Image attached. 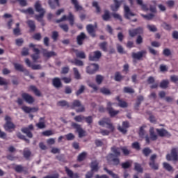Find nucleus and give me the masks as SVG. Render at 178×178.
<instances>
[{
  "instance_id": "37998d69",
  "label": "nucleus",
  "mask_w": 178,
  "mask_h": 178,
  "mask_svg": "<svg viewBox=\"0 0 178 178\" xmlns=\"http://www.w3.org/2000/svg\"><path fill=\"white\" fill-rule=\"evenodd\" d=\"M86 158H87V152H83L77 156V161L78 162H83Z\"/></svg>"
},
{
  "instance_id": "a19ab883",
  "label": "nucleus",
  "mask_w": 178,
  "mask_h": 178,
  "mask_svg": "<svg viewBox=\"0 0 178 178\" xmlns=\"http://www.w3.org/2000/svg\"><path fill=\"white\" fill-rule=\"evenodd\" d=\"M70 62L71 63H72V65H74L75 66H84V63L77 58L71 60Z\"/></svg>"
},
{
  "instance_id": "052dcab7",
  "label": "nucleus",
  "mask_w": 178,
  "mask_h": 178,
  "mask_svg": "<svg viewBox=\"0 0 178 178\" xmlns=\"http://www.w3.org/2000/svg\"><path fill=\"white\" fill-rule=\"evenodd\" d=\"M123 80V76H121L120 72H117L115 74V81H122Z\"/></svg>"
},
{
  "instance_id": "864d4df0",
  "label": "nucleus",
  "mask_w": 178,
  "mask_h": 178,
  "mask_svg": "<svg viewBox=\"0 0 178 178\" xmlns=\"http://www.w3.org/2000/svg\"><path fill=\"white\" fill-rule=\"evenodd\" d=\"M23 156L26 159H29L31 156V152L29 149H24L23 152Z\"/></svg>"
},
{
  "instance_id": "a18cd8bd",
  "label": "nucleus",
  "mask_w": 178,
  "mask_h": 178,
  "mask_svg": "<svg viewBox=\"0 0 178 178\" xmlns=\"http://www.w3.org/2000/svg\"><path fill=\"white\" fill-rule=\"evenodd\" d=\"M73 72H74V79H76V80H80L81 79V75L80 74L79 70L76 67H74Z\"/></svg>"
},
{
  "instance_id": "72a5a7b5",
  "label": "nucleus",
  "mask_w": 178,
  "mask_h": 178,
  "mask_svg": "<svg viewBox=\"0 0 178 178\" xmlns=\"http://www.w3.org/2000/svg\"><path fill=\"white\" fill-rule=\"evenodd\" d=\"M44 13L39 14V15H35V19L39 22V23H41L42 26H45V22L44 21Z\"/></svg>"
},
{
  "instance_id": "c03bdc74",
  "label": "nucleus",
  "mask_w": 178,
  "mask_h": 178,
  "mask_svg": "<svg viewBox=\"0 0 178 178\" xmlns=\"http://www.w3.org/2000/svg\"><path fill=\"white\" fill-rule=\"evenodd\" d=\"M27 24L31 30V31H35V23L34 22V21L32 20H29L27 22Z\"/></svg>"
},
{
  "instance_id": "680f3d73",
  "label": "nucleus",
  "mask_w": 178,
  "mask_h": 178,
  "mask_svg": "<svg viewBox=\"0 0 178 178\" xmlns=\"http://www.w3.org/2000/svg\"><path fill=\"white\" fill-rule=\"evenodd\" d=\"M124 92L126 94H134V89L130 87H124Z\"/></svg>"
},
{
  "instance_id": "f3484780",
  "label": "nucleus",
  "mask_w": 178,
  "mask_h": 178,
  "mask_svg": "<svg viewBox=\"0 0 178 178\" xmlns=\"http://www.w3.org/2000/svg\"><path fill=\"white\" fill-rule=\"evenodd\" d=\"M156 159V154H152L150 157L151 161L149 163L150 168H152L154 170H158V169H159V166L158 165V163H155Z\"/></svg>"
},
{
  "instance_id": "6ab92c4d",
  "label": "nucleus",
  "mask_w": 178,
  "mask_h": 178,
  "mask_svg": "<svg viewBox=\"0 0 178 178\" xmlns=\"http://www.w3.org/2000/svg\"><path fill=\"white\" fill-rule=\"evenodd\" d=\"M25 63L28 67H31L32 70H40V69H42L41 65H34L31 63V61H30V59L29 58L25 59Z\"/></svg>"
},
{
  "instance_id": "0e129e2a",
  "label": "nucleus",
  "mask_w": 178,
  "mask_h": 178,
  "mask_svg": "<svg viewBox=\"0 0 178 178\" xmlns=\"http://www.w3.org/2000/svg\"><path fill=\"white\" fill-rule=\"evenodd\" d=\"M58 37H59V33H58V31H55L52 32L51 38L54 42L58 41Z\"/></svg>"
},
{
  "instance_id": "8fccbe9b",
  "label": "nucleus",
  "mask_w": 178,
  "mask_h": 178,
  "mask_svg": "<svg viewBox=\"0 0 178 178\" xmlns=\"http://www.w3.org/2000/svg\"><path fill=\"white\" fill-rule=\"evenodd\" d=\"M58 106H67V108H70V105L69 104V103L67 102H66V100H62V101H59L57 103Z\"/></svg>"
},
{
  "instance_id": "de8ad7c7",
  "label": "nucleus",
  "mask_w": 178,
  "mask_h": 178,
  "mask_svg": "<svg viewBox=\"0 0 178 178\" xmlns=\"http://www.w3.org/2000/svg\"><path fill=\"white\" fill-rule=\"evenodd\" d=\"M147 29L151 33H156V31H158V28H156V26L155 25L147 24Z\"/></svg>"
},
{
  "instance_id": "9d476101",
  "label": "nucleus",
  "mask_w": 178,
  "mask_h": 178,
  "mask_svg": "<svg viewBox=\"0 0 178 178\" xmlns=\"http://www.w3.org/2000/svg\"><path fill=\"white\" fill-rule=\"evenodd\" d=\"M31 130H34V126L33 124H30L27 127L22 128L21 131L24 134H26L29 138H33V133H31Z\"/></svg>"
},
{
  "instance_id": "774afa93",
  "label": "nucleus",
  "mask_w": 178,
  "mask_h": 178,
  "mask_svg": "<svg viewBox=\"0 0 178 178\" xmlns=\"http://www.w3.org/2000/svg\"><path fill=\"white\" fill-rule=\"evenodd\" d=\"M163 55H164V56H170V55H172V51H170V49L165 48L163 49Z\"/></svg>"
},
{
  "instance_id": "3c124183",
  "label": "nucleus",
  "mask_w": 178,
  "mask_h": 178,
  "mask_svg": "<svg viewBox=\"0 0 178 178\" xmlns=\"http://www.w3.org/2000/svg\"><path fill=\"white\" fill-rule=\"evenodd\" d=\"M163 167L165 170H168V172H172V170H173V167L166 162L163 163Z\"/></svg>"
},
{
  "instance_id": "20e7f679",
  "label": "nucleus",
  "mask_w": 178,
  "mask_h": 178,
  "mask_svg": "<svg viewBox=\"0 0 178 178\" xmlns=\"http://www.w3.org/2000/svg\"><path fill=\"white\" fill-rule=\"evenodd\" d=\"M66 20H68L70 26L74 25V15H73V13H72V12H70L68 13V16L63 15L60 19H56V23H61V22H66Z\"/></svg>"
},
{
  "instance_id": "473e14b6",
  "label": "nucleus",
  "mask_w": 178,
  "mask_h": 178,
  "mask_svg": "<svg viewBox=\"0 0 178 178\" xmlns=\"http://www.w3.org/2000/svg\"><path fill=\"white\" fill-rule=\"evenodd\" d=\"M71 3L74 5V9L76 12L83 10V6H80L79 1L77 0H71Z\"/></svg>"
},
{
  "instance_id": "49530a36",
  "label": "nucleus",
  "mask_w": 178,
  "mask_h": 178,
  "mask_svg": "<svg viewBox=\"0 0 178 178\" xmlns=\"http://www.w3.org/2000/svg\"><path fill=\"white\" fill-rule=\"evenodd\" d=\"M104 170H105V172H106L108 175H110L113 178H119V175L118 174L114 173L112 170H108L106 167L104 168Z\"/></svg>"
},
{
  "instance_id": "ddd939ff",
  "label": "nucleus",
  "mask_w": 178,
  "mask_h": 178,
  "mask_svg": "<svg viewBox=\"0 0 178 178\" xmlns=\"http://www.w3.org/2000/svg\"><path fill=\"white\" fill-rule=\"evenodd\" d=\"M21 97L22 99L26 102L27 104H29L30 105H31V104H34L35 99L34 97L31 96V95H29V93L26 92H24L21 95Z\"/></svg>"
},
{
  "instance_id": "5701e85b",
  "label": "nucleus",
  "mask_w": 178,
  "mask_h": 178,
  "mask_svg": "<svg viewBox=\"0 0 178 178\" xmlns=\"http://www.w3.org/2000/svg\"><path fill=\"white\" fill-rule=\"evenodd\" d=\"M14 67L15 70H17L18 72H22L23 73H25L26 76H29V72L27 70V69L24 68L23 65L19 64V63H15L14 64Z\"/></svg>"
},
{
  "instance_id": "6e6552de",
  "label": "nucleus",
  "mask_w": 178,
  "mask_h": 178,
  "mask_svg": "<svg viewBox=\"0 0 178 178\" xmlns=\"http://www.w3.org/2000/svg\"><path fill=\"white\" fill-rule=\"evenodd\" d=\"M71 126L74 129H76V130L79 134V137L80 138H81L83 137H86V131H84L83 129L81 128V126L80 124H79L76 122H72Z\"/></svg>"
},
{
  "instance_id": "4be33fe9",
  "label": "nucleus",
  "mask_w": 178,
  "mask_h": 178,
  "mask_svg": "<svg viewBox=\"0 0 178 178\" xmlns=\"http://www.w3.org/2000/svg\"><path fill=\"white\" fill-rule=\"evenodd\" d=\"M114 4H112L110 8L113 12H118L119 8L122 5L123 1H119L118 0H113Z\"/></svg>"
},
{
  "instance_id": "2f4dec72",
  "label": "nucleus",
  "mask_w": 178,
  "mask_h": 178,
  "mask_svg": "<svg viewBox=\"0 0 178 178\" xmlns=\"http://www.w3.org/2000/svg\"><path fill=\"white\" fill-rule=\"evenodd\" d=\"M116 101L118 102V106L120 108H127V102L120 99V96H117L115 98Z\"/></svg>"
},
{
  "instance_id": "7ed1b4c3",
  "label": "nucleus",
  "mask_w": 178,
  "mask_h": 178,
  "mask_svg": "<svg viewBox=\"0 0 178 178\" xmlns=\"http://www.w3.org/2000/svg\"><path fill=\"white\" fill-rule=\"evenodd\" d=\"M5 121L6 123L3 124L4 130L8 133H12V131L16 129V125L12 122V118L9 115H6L5 117Z\"/></svg>"
},
{
  "instance_id": "b1692460",
  "label": "nucleus",
  "mask_w": 178,
  "mask_h": 178,
  "mask_svg": "<svg viewBox=\"0 0 178 178\" xmlns=\"http://www.w3.org/2000/svg\"><path fill=\"white\" fill-rule=\"evenodd\" d=\"M65 170L70 178H80V175L77 172H73L72 170L67 167H65Z\"/></svg>"
},
{
  "instance_id": "6e6d98bb",
  "label": "nucleus",
  "mask_w": 178,
  "mask_h": 178,
  "mask_svg": "<svg viewBox=\"0 0 178 178\" xmlns=\"http://www.w3.org/2000/svg\"><path fill=\"white\" fill-rule=\"evenodd\" d=\"M142 17H144V19H146V20H152L154 17H155V15L150 13L148 15H144L141 14Z\"/></svg>"
},
{
  "instance_id": "f03ea898",
  "label": "nucleus",
  "mask_w": 178,
  "mask_h": 178,
  "mask_svg": "<svg viewBox=\"0 0 178 178\" xmlns=\"http://www.w3.org/2000/svg\"><path fill=\"white\" fill-rule=\"evenodd\" d=\"M99 126H102V127H105V124H106V129H102L100 131V133L102 136H109L111 133H113L115 131V127L113 126V124L111 122L110 118H104L102 120L99 121Z\"/></svg>"
},
{
  "instance_id": "bb28decb",
  "label": "nucleus",
  "mask_w": 178,
  "mask_h": 178,
  "mask_svg": "<svg viewBox=\"0 0 178 178\" xmlns=\"http://www.w3.org/2000/svg\"><path fill=\"white\" fill-rule=\"evenodd\" d=\"M87 38V35L83 32L81 33L76 37V42L78 45H83V42H84V40Z\"/></svg>"
},
{
  "instance_id": "c756f323",
  "label": "nucleus",
  "mask_w": 178,
  "mask_h": 178,
  "mask_svg": "<svg viewBox=\"0 0 178 178\" xmlns=\"http://www.w3.org/2000/svg\"><path fill=\"white\" fill-rule=\"evenodd\" d=\"M42 55L44 58H52V56H56V53L55 51H48V50L44 49L42 50Z\"/></svg>"
},
{
  "instance_id": "13d9d810",
  "label": "nucleus",
  "mask_w": 178,
  "mask_h": 178,
  "mask_svg": "<svg viewBox=\"0 0 178 178\" xmlns=\"http://www.w3.org/2000/svg\"><path fill=\"white\" fill-rule=\"evenodd\" d=\"M100 92H102V94H104V95H111V94H112L111 92V90L106 88H102L100 89Z\"/></svg>"
},
{
  "instance_id": "0eeeda50",
  "label": "nucleus",
  "mask_w": 178,
  "mask_h": 178,
  "mask_svg": "<svg viewBox=\"0 0 178 178\" xmlns=\"http://www.w3.org/2000/svg\"><path fill=\"white\" fill-rule=\"evenodd\" d=\"M97 27V24H95V25L90 24L86 26V31L92 38H95V37L97 36V30H95Z\"/></svg>"
},
{
  "instance_id": "9b49d317",
  "label": "nucleus",
  "mask_w": 178,
  "mask_h": 178,
  "mask_svg": "<svg viewBox=\"0 0 178 178\" xmlns=\"http://www.w3.org/2000/svg\"><path fill=\"white\" fill-rule=\"evenodd\" d=\"M143 33H144V29L143 27L129 30L130 37H136V35H139L140 34H143Z\"/></svg>"
},
{
  "instance_id": "f257e3e1",
  "label": "nucleus",
  "mask_w": 178,
  "mask_h": 178,
  "mask_svg": "<svg viewBox=\"0 0 178 178\" xmlns=\"http://www.w3.org/2000/svg\"><path fill=\"white\" fill-rule=\"evenodd\" d=\"M120 150L122 151L121 147L120 148L118 147L113 146L111 147V152L113 154L110 153L106 156L108 162H111L113 166L120 165V159H119V156L122 155Z\"/></svg>"
},
{
  "instance_id": "e2e57ef3",
  "label": "nucleus",
  "mask_w": 178,
  "mask_h": 178,
  "mask_svg": "<svg viewBox=\"0 0 178 178\" xmlns=\"http://www.w3.org/2000/svg\"><path fill=\"white\" fill-rule=\"evenodd\" d=\"M85 90L86 86H84V85H81L80 88L76 92V95L79 97V95H81V94H83V92H84Z\"/></svg>"
},
{
  "instance_id": "a211bd4d",
  "label": "nucleus",
  "mask_w": 178,
  "mask_h": 178,
  "mask_svg": "<svg viewBox=\"0 0 178 178\" xmlns=\"http://www.w3.org/2000/svg\"><path fill=\"white\" fill-rule=\"evenodd\" d=\"M129 127H130V125L129 124V122L127 121H124L122 122V127H121L120 125H119L118 127V130H119V131L120 133H122V134H126V133H127V129H129Z\"/></svg>"
},
{
  "instance_id": "dca6fc26",
  "label": "nucleus",
  "mask_w": 178,
  "mask_h": 178,
  "mask_svg": "<svg viewBox=\"0 0 178 178\" xmlns=\"http://www.w3.org/2000/svg\"><path fill=\"white\" fill-rule=\"evenodd\" d=\"M14 167L13 169L16 173H24L25 175L27 174V168L22 165H15L13 164Z\"/></svg>"
},
{
  "instance_id": "4d7b16f0",
  "label": "nucleus",
  "mask_w": 178,
  "mask_h": 178,
  "mask_svg": "<svg viewBox=\"0 0 178 178\" xmlns=\"http://www.w3.org/2000/svg\"><path fill=\"white\" fill-rule=\"evenodd\" d=\"M76 56L79 59H86V53L84 51H76Z\"/></svg>"
},
{
  "instance_id": "aec40b11",
  "label": "nucleus",
  "mask_w": 178,
  "mask_h": 178,
  "mask_svg": "<svg viewBox=\"0 0 178 178\" xmlns=\"http://www.w3.org/2000/svg\"><path fill=\"white\" fill-rule=\"evenodd\" d=\"M156 131L159 137H170V136H172L169 131L163 128L156 129Z\"/></svg>"
},
{
  "instance_id": "7c9ffc66",
  "label": "nucleus",
  "mask_w": 178,
  "mask_h": 178,
  "mask_svg": "<svg viewBox=\"0 0 178 178\" xmlns=\"http://www.w3.org/2000/svg\"><path fill=\"white\" fill-rule=\"evenodd\" d=\"M52 84L55 88H60L62 87V81L58 77H55L52 79Z\"/></svg>"
},
{
  "instance_id": "cd10ccee",
  "label": "nucleus",
  "mask_w": 178,
  "mask_h": 178,
  "mask_svg": "<svg viewBox=\"0 0 178 178\" xmlns=\"http://www.w3.org/2000/svg\"><path fill=\"white\" fill-rule=\"evenodd\" d=\"M124 10L125 19H130V16H136V15L130 10V8L127 6H124Z\"/></svg>"
},
{
  "instance_id": "09e8293b",
  "label": "nucleus",
  "mask_w": 178,
  "mask_h": 178,
  "mask_svg": "<svg viewBox=\"0 0 178 178\" xmlns=\"http://www.w3.org/2000/svg\"><path fill=\"white\" fill-rule=\"evenodd\" d=\"M142 153L143 154V155L145 156H149V154L152 153V150H151V149H149V147H145L142 150Z\"/></svg>"
},
{
  "instance_id": "79ce46f5",
  "label": "nucleus",
  "mask_w": 178,
  "mask_h": 178,
  "mask_svg": "<svg viewBox=\"0 0 178 178\" xmlns=\"http://www.w3.org/2000/svg\"><path fill=\"white\" fill-rule=\"evenodd\" d=\"M29 88L30 90H31V91L34 92L36 97H41V92L37 88V87H35V86H31Z\"/></svg>"
},
{
  "instance_id": "69168bd1",
  "label": "nucleus",
  "mask_w": 178,
  "mask_h": 178,
  "mask_svg": "<svg viewBox=\"0 0 178 178\" xmlns=\"http://www.w3.org/2000/svg\"><path fill=\"white\" fill-rule=\"evenodd\" d=\"M162 27L164 29V30H167L168 31H170V30H172V25L166 22L163 23Z\"/></svg>"
},
{
  "instance_id": "58836bf2",
  "label": "nucleus",
  "mask_w": 178,
  "mask_h": 178,
  "mask_svg": "<svg viewBox=\"0 0 178 178\" xmlns=\"http://www.w3.org/2000/svg\"><path fill=\"white\" fill-rule=\"evenodd\" d=\"M99 47L103 52H108V42H100Z\"/></svg>"
},
{
  "instance_id": "f8f14e48",
  "label": "nucleus",
  "mask_w": 178,
  "mask_h": 178,
  "mask_svg": "<svg viewBox=\"0 0 178 178\" xmlns=\"http://www.w3.org/2000/svg\"><path fill=\"white\" fill-rule=\"evenodd\" d=\"M147 56V50H142L137 53H132V58L134 59H137L138 60H141L142 58H146Z\"/></svg>"
},
{
  "instance_id": "5fc2aeb1",
  "label": "nucleus",
  "mask_w": 178,
  "mask_h": 178,
  "mask_svg": "<svg viewBox=\"0 0 178 178\" xmlns=\"http://www.w3.org/2000/svg\"><path fill=\"white\" fill-rule=\"evenodd\" d=\"M121 151L123 155H124V156H127L128 155H130V150H129V149H127V147L126 146L122 147Z\"/></svg>"
},
{
  "instance_id": "2eb2a0df",
  "label": "nucleus",
  "mask_w": 178,
  "mask_h": 178,
  "mask_svg": "<svg viewBox=\"0 0 178 178\" xmlns=\"http://www.w3.org/2000/svg\"><path fill=\"white\" fill-rule=\"evenodd\" d=\"M98 69H99V66L97 64H90L87 67L86 72L88 73V74H94Z\"/></svg>"
},
{
  "instance_id": "bf43d9fd",
  "label": "nucleus",
  "mask_w": 178,
  "mask_h": 178,
  "mask_svg": "<svg viewBox=\"0 0 178 178\" xmlns=\"http://www.w3.org/2000/svg\"><path fill=\"white\" fill-rule=\"evenodd\" d=\"M42 136H44V137H49L50 136H54L55 133L52 131L51 130H47L42 133Z\"/></svg>"
},
{
  "instance_id": "603ef678",
  "label": "nucleus",
  "mask_w": 178,
  "mask_h": 178,
  "mask_svg": "<svg viewBox=\"0 0 178 178\" xmlns=\"http://www.w3.org/2000/svg\"><path fill=\"white\" fill-rule=\"evenodd\" d=\"M75 122H78L79 123H81V122H84V120L86 119V117L83 115H76L74 117Z\"/></svg>"
},
{
  "instance_id": "ea45409f",
  "label": "nucleus",
  "mask_w": 178,
  "mask_h": 178,
  "mask_svg": "<svg viewBox=\"0 0 178 178\" xmlns=\"http://www.w3.org/2000/svg\"><path fill=\"white\" fill-rule=\"evenodd\" d=\"M134 170L138 172V173H143V172H144V169L141 166V164L138 163H134Z\"/></svg>"
},
{
  "instance_id": "c85d7f7f",
  "label": "nucleus",
  "mask_w": 178,
  "mask_h": 178,
  "mask_svg": "<svg viewBox=\"0 0 178 178\" xmlns=\"http://www.w3.org/2000/svg\"><path fill=\"white\" fill-rule=\"evenodd\" d=\"M22 111L25 112V113H31V112H38V108L35 107H29L27 106H24L22 107Z\"/></svg>"
},
{
  "instance_id": "c9c22d12",
  "label": "nucleus",
  "mask_w": 178,
  "mask_h": 178,
  "mask_svg": "<svg viewBox=\"0 0 178 178\" xmlns=\"http://www.w3.org/2000/svg\"><path fill=\"white\" fill-rule=\"evenodd\" d=\"M104 22H109L111 20V13L108 10H104V15L102 16Z\"/></svg>"
},
{
  "instance_id": "4468645a",
  "label": "nucleus",
  "mask_w": 178,
  "mask_h": 178,
  "mask_svg": "<svg viewBox=\"0 0 178 178\" xmlns=\"http://www.w3.org/2000/svg\"><path fill=\"white\" fill-rule=\"evenodd\" d=\"M101 56H102V53H101L99 51H95L93 53L89 54V60L92 62L98 60V59L101 58Z\"/></svg>"
},
{
  "instance_id": "1a4fd4ad",
  "label": "nucleus",
  "mask_w": 178,
  "mask_h": 178,
  "mask_svg": "<svg viewBox=\"0 0 178 178\" xmlns=\"http://www.w3.org/2000/svg\"><path fill=\"white\" fill-rule=\"evenodd\" d=\"M112 102H108L107 103V107H106V111L108 112V113L110 115L111 118H113L115 116H116V115H118L119 113V110H115L112 107Z\"/></svg>"
},
{
  "instance_id": "4c0bfd02",
  "label": "nucleus",
  "mask_w": 178,
  "mask_h": 178,
  "mask_svg": "<svg viewBox=\"0 0 178 178\" xmlns=\"http://www.w3.org/2000/svg\"><path fill=\"white\" fill-rule=\"evenodd\" d=\"M160 88H162L163 90H166L169 87V80L164 79L161 81L160 83Z\"/></svg>"
},
{
  "instance_id": "e433bc0d",
  "label": "nucleus",
  "mask_w": 178,
  "mask_h": 178,
  "mask_svg": "<svg viewBox=\"0 0 178 178\" xmlns=\"http://www.w3.org/2000/svg\"><path fill=\"white\" fill-rule=\"evenodd\" d=\"M44 120H45L44 118H40V122L36 124V127L38 129H45L46 125H45V122H44Z\"/></svg>"
},
{
  "instance_id": "a878e982",
  "label": "nucleus",
  "mask_w": 178,
  "mask_h": 178,
  "mask_svg": "<svg viewBox=\"0 0 178 178\" xmlns=\"http://www.w3.org/2000/svg\"><path fill=\"white\" fill-rule=\"evenodd\" d=\"M33 51L35 53L31 55V58L33 59V62H37L40 59V49L38 48H33Z\"/></svg>"
},
{
  "instance_id": "423d86ee",
  "label": "nucleus",
  "mask_w": 178,
  "mask_h": 178,
  "mask_svg": "<svg viewBox=\"0 0 178 178\" xmlns=\"http://www.w3.org/2000/svg\"><path fill=\"white\" fill-rule=\"evenodd\" d=\"M72 109H74V108H79L76 110L77 113H80V112H84L86 111V108L84 106L81 105V102L80 100H74L72 106H70Z\"/></svg>"
},
{
  "instance_id": "393cba45",
  "label": "nucleus",
  "mask_w": 178,
  "mask_h": 178,
  "mask_svg": "<svg viewBox=\"0 0 178 178\" xmlns=\"http://www.w3.org/2000/svg\"><path fill=\"white\" fill-rule=\"evenodd\" d=\"M91 171L93 172H97L99 170V163L97 160H95L90 163Z\"/></svg>"
},
{
  "instance_id": "412c9836",
  "label": "nucleus",
  "mask_w": 178,
  "mask_h": 178,
  "mask_svg": "<svg viewBox=\"0 0 178 178\" xmlns=\"http://www.w3.org/2000/svg\"><path fill=\"white\" fill-rule=\"evenodd\" d=\"M34 8L36 10V12H38L40 15L42 14L45 15V10L42 8V6L41 5V1H37L35 3Z\"/></svg>"
},
{
  "instance_id": "338daca9",
  "label": "nucleus",
  "mask_w": 178,
  "mask_h": 178,
  "mask_svg": "<svg viewBox=\"0 0 178 178\" xmlns=\"http://www.w3.org/2000/svg\"><path fill=\"white\" fill-rule=\"evenodd\" d=\"M150 138L152 140V141H156V140H158V136L156 135L154 130H150Z\"/></svg>"
},
{
  "instance_id": "39448f33",
  "label": "nucleus",
  "mask_w": 178,
  "mask_h": 178,
  "mask_svg": "<svg viewBox=\"0 0 178 178\" xmlns=\"http://www.w3.org/2000/svg\"><path fill=\"white\" fill-rule=\"evenodd\" d=\"M166 159L168 161H178V147H173L170 151V154L166 155Z\"/></svg>"
},
{
  "instance_id": "f704fd0d",
  "label": "nucleus",
  "mask_w": 178,
  "mask_h": 178,
  "mask_svg": "<svg viewBox=\"0 0 178 178\" xmlns=\"http://www.w3.org/2000/svg\"><path fill=\"white\" fill-rule=\"evenodd\" d=\"M151 3L149 5V10L150 12H152V13H156V0H153L151 1Z\"/></svg>"
}]
</instances>
